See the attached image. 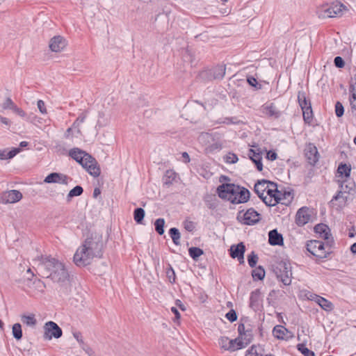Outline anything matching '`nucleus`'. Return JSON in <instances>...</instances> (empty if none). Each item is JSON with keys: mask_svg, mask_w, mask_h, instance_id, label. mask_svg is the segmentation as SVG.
Here are the masks:
<instances>
[{"mask_svg": "<svg viewBox=\"0 0 356 356\" xmlns=\"http://www.w3.org/2000/svg\"><path fill=\"white\" fill-rule=\"evenodd\" d=\"M15 103L10 97H7L6 101L2 104L3 109H10L13 110L15 107Z\"/></svg>", "mask_w": 356, "mask_h": 356, "instance_id": "obj_49", "label": "nucleus"}, {"mask_svg": "<svg viewBox=\"0 0 356 356\" xmlns=\"http://www.w3.org/2000/svg\"><path fill=\"white\" fill-rule=\"evenodd\" d=\"M245 356H267L265 349L260 345H253L247 350Z\"/></svg>", "mask_w": 356, "mask_h": 356, "instance_id": "obj_24", "label": "nucleus"}, {"mask_svg": "<svg viewBox=\"0 0 356 356\" xmlns=\"http://www.w3.org/2000/svg\"><path fill=\"white\" fill-rule=\"evenodd\" d=\"M222 148V145L219 143H214L207 147V150L209 152H212L216 150H220Z\"/></svg>", "mask_w": 356, "mask_h": 356, "instance_id": "obj_54", "label": "nucleus"}, {"mask_svg": "<svg viewBox=\"0 0 356 356\" xmlns=\"http://www.w3.org/2000/svg\"><path fill=\"white\" fill-rule=\"evenodd\" d=\"M245 325L243 323H240L238 326V336H241L246 332Z\"/></svg>", "mask_w": 356, "mask_h": 356, "instance_id": "obj_62", "label": "nucleus"}, {"mask_svg": "<svg viewBox=\"0 0 356 356\" xmlns=\"http://www.w3.org/2000/svg\"><path fill=\"white\" fill-rule=\"evenodd\" d=\"M21 152V149L19 147L13 148L11 150H8L7 149L0 150V159L6 160L10 159L15 156L18 153Z\"/></svg>", "mask_w": 356, "mask_h": 356, "instance_id": "obj_26", "label": "nucleus"}, {"mask_svg": "<svg viewBox=\"0 0 356 356\" xmlns=\"http://www.w3.org/2000/svg\"><path fill=\"white\" fill-rule=\"evenodd\" d=\"M83 349L86 351V353L90 356H95V352L92 348L88 346H82Z\"/></svg>", "mask_w": 356, "mask_h": 356, "instance_id": "obj_63", "label": "nucleus"}, {"mask_svg": "<svg viewBox=\"0 0 356 356\" xmlns=\"http://www.w3.org/2000/svg\"><path fill=\"white\" fill-rule=\"evenodd\" d=\"M236 118H225V119H223L222 120H218V124H235L236 122L234 121Z\"/></svg>", "mask_w": 356, "mask_h": 356, "instance_id": "obj_57", "label": "nucleus"}, {"mask_svg": "<svg viewBox=\"0 0 356 356\" xmlns=\"http://www.w3.org/2000/svg\"><path fill=\"white\" fill-rule=\"evenodd\" d=\"M281 111H279L274 104H271L268 106V115L275 118H278L281 115Z\"/></svg>", "mask_w": 356, "mask_h": 356, "instance_id": "obj_44", "label": "nucleus"}, {"mask_svg": "<svg viewBox=\"0 0 356 356\" xmlns=\"http://www.w3.org/2000/svg\"><path fill=\"white\" fill-rule=\"evenodd\" d=\"M266 184H267V179L258 180L254 184V191L265 204L267 205V197L264 195V192L267 189Z\"/></svg>", "mask_w": 356, "mask_h": 356, "instance_id": "obj_19", "label": "nucleus"}, {"mask_svg": "<svg viewBox=\"0 0 356 356\" xmlns=\"http://www.w3.org/2000/svg\"><path fill=\"white\" fill-rule=\"evenodd\" d=\"M241 343L243 345V348L250 343L252 339V334L250 330H247L246 332L241 336L238 337Z\"/></svg>", "mask_w": 356, "mask_h": 356, "instance_id": "obj_27", "label": "nucleus"}, {"mask_svg": "<svg viewBox=\"0 0 356 356\" xmlns=\"http://www.w3.org/2000/svg\"><path fill=\"white\" fill-rule=\"evenodd\" d=\"M184 229L188 232H193L195 229V224L193 222L186 220L183 222Z\"/></svg>", "mask_w": 356, "mask_h": 356, "instance_id": "obj_53", "label": "nucleus"}, {"mask_svg": "<svg viewBox=\"0 0 356 356\" xmlns=\"http://www.w3.org/2000/svg\"><path fill=\"white\" fill-rule=\"evenodd\" d=\"M164 225L165 220L163 218H158L154 222L155 230L159 235L163 234Z\"/></svg>", "mask_w": 356, "mask_h": 356, "instance_id": "obj_40", "label": "nucleus"}, {"mask_svg": "<svg viewBox=\"0 0 356 356\" xmlns=\"http://www.w3.org/2000/svg\"><path fill=\"white\" fill-rule=\"evenodd\" d=\"M225 317L232 323L236 321L237 319L236 313L234 309H231L230 311H229L226 314Z\"/></svg>", "mask_w": 356, "mask_h": 356, "instance_id": "obj_52", "label": "nucleus"}, {"mask_svg": "<svg viewBox=\"0 0 356 356\" xmlns=\"http://www.w3.org/2000/svg\"><path fill=\"white\" fill-rule=\"evenodd\" d=\"M37 106H38V108L41 113H42V114L47 113L45 103L44 102V101H42L41 99L38 100L37 102Z\"/></svg>", "mask_w": 356, "mask_h": 356, "instance_id": "obj_55", "label": "nucleus"}, {"mask_svg": "<svg viewBox=\"0 0 356 356\" xmlns=\"http://www.w3.org/2000/svg\"><path fill=\"white\" fill-rule=\"evenodd\" d=\"M250 305L254 311H260L263 308V300L259 289L253 291L250 294Z\"/></svg>", "mask_w": 356, "mask_h": 356, "instance_id": "obj_14", "label": "nucleus"}, {"mask_svg": "<svg viewBox=\"0 0 356 356\" xmlns=\"http://www.w3.org/2000/svg\"><path fill=\"white\" fill-rule=\"evenodd\" d=\"M169 234L175 245H178L180 244L181 235L178 229L176 227L170 228L169 230Z\"/></svg>", "mask_w": 356, "mask_h": 356, "instance_id": "obj_33", "label": "nucleus"}, {"mask_svg": "<svg viewBox=\"0 0 356 356\" xmlns=\"http://www.w3.org/2000/svg\"><path fill=\"white\" fill-rule=\"evenodd\" d=\"M266 275V271L263 266H259L252 271L253 280H262Z\"/></svg>", "mask_w": 356, "mask_h": 356, "instance_id": "obj_29", "label": "nucleus"}, {"mask_svg": "<svg viewBox=\"0 0 356 356\" xmlns=\"http://www.w3.org/2000/svg\"><path fill=\"white\" fill-rule=\"evenodd\" d=\"M226 67L225 65H219L211 69L209 72L214 79L221 80L225 74Z\"/></svg>", "mask_w": 356, "mask_h": 356, "instance_id": "obj_23", "label": "nucleus"}, {"mask_svg": "<svg viewBox=\"0 0 356 356\" xmlns=\"http://www.w3.org/2000/svg\"><path fill=\"white\" fill-rule=\"evenodd\" d=\"M319 306L326 312H331L334 309L333 304L325 298H323L322 300H321Z\"/></svg>", "mask_w": 356, "mask_h": 356, "instance_id": "obj_41", "label": "nucleus"}, {"mask_svg": "<svg viewBox=\"0 0 356 356\" xmlns=\"http://www.w3.org/2000/svg\"><path fill=\"white\" fill-rule=\"evenodd\" d=\"M334 63L335 66L337 67H339V68H342L345 65V63H344L343 58L340 56L335 57V58L334 60Z\"/></svg>", "mask_w": 356, "mask_h": 356, "instance_id": "obj_56", "label": "nucleus"}, {"mask_svg": "<svg viewBox=\"0 0 356 356\" xmlns=\"http://www.w3.org/2000/svg\"><path fill=\"white\" fill-rule=\"evenodd\" d=\"M44 340H51L53 338L58 339L62 337V329L54 321H48L43 326Z\"/></svg>", "mask_w": 356, "mask_h": 356, "instance_id": "obj_7", "label": "nucleus"}, {"mask_svg": "<svg viewBox=\"0 0 356 356\" xmlns=\"http://www.w3.org/2000/svg\"><path fill=\"white\" fill-rule=\"evenodd\" d=\"M314 231L319 235V237L325 240H329L331 236L330 229L325 224L321 223L316 225L314 227Z\"/></svg>", "mask_w": 356, "mask_h": 356, "instance_id": "obj_22", "label": "nucleus"}, {"mask_svg": "<svg viewBox=\"0 0 356 356\" xmlns=\"http://www.w3.org/2000/svg\"><path fill=\"white\" fill-rule=\"evenodd\" d=\"M22 198V194L17 190L6 191L2 195L3 201L6 203H15Z\"/></svg>", "mask_w": 356, "mask_h": 356, "instance_id": "obj_20", "label": "nucleus"}, {"mask_svg": "<svg viewBox=\"0 0 356 356\" xmlns=\"http://www.w3.org/2000/svg\"><path fill=\"white\" fill-rule=\"evenodd\" d=\"M347 11L346 7L339 3L323 5L317 8L316 13L320 18L339 17Z\"/></svg>", "mask_w": 356, "mask_h": 356, "instance_id": "obj_5", "label": "nucleus"}, {"mask_svg": "<svg viewBox=\"0 0 356 356\" xmlns=\"http://www.w3.org/2000/svg\"><path fill=\"white\" fill-rule=\"evenodd\" d=\"M21 318L23 323L26 324L28 326L33 327L37 323L35 315L33 314L30 315H22Z\"/></svg>", "mask_w": 356, "mask_h": 356, "instance_id": "obj_35", "label": "nucleus"}, {"mask_svg": "<svg viewBox=\"0 0 356 356\" xmlns=\"http://www.w3.org/2000/svg\"><path fill=\"white\" fill-rule=\"evenodd\" d=\"M272 270L278 280L284 285L289 286L291 283L292 270L291 264L287 261H280L272 266Z\"/></svg>", "mask_w": 356, "mask_h": 356, "instance_id": "obj_4", "label": "nucleus"}, {"mask_svg": "<svg viewBox=\"0 0 356 356\" xmlns=\"http://www.w3.org/2000/svg\"><path fill=\"white\" fill-rule=\"evenodd\" d=\"M69 156L74 159L79 164L85 160L90 159V155L78 147L72 148L69 152Z\"/></svg>", "mask_w": 356, "mask_h": 356, "instance_id": "obj_16", "label": "nucleus"}, {"mask_svg": "<svg viewBox=\"0 0 356 356\" xmlns=\"http://www.w3.org/2000/svg\"><path fill=\"white\" fill-rule=\"evenodd\" d=\"M298 99L300 106L301 109H306L311 108V103L309 100L307 99L306 95L303 92H299L298 95Z\"/></svg>", "mask_w": 356, "mask_h": 356, "instance_id": "obj_30", "label": "nucleus"}, {"mask_svg": "<svg viewBox=\"0 0 356 356\" xmlns=\"http://www.w3.org/2000/svg\"><path fill=\"white\" fill-rule=\"evenodd\" d=\"M218 196L232 204L247 202L250 196V191L244 187L234 184H222L217 188Z\"/></svg>", "mask_w": 356, "mask_h": 356, "instance_id": "obj_3", "label": "nucleus"}, {"mask_svg": "<svg viewBox=\"0 0 356 356\" xmlns=\"http://www.w3.org/2000/svg\"><path fill=\"white\" fill-rule=\"evenodd\" d=\"M69 177L63 174L58 172H52L48 175L44 181L47 184L59 183L67 185L68 184Z\"/></svg>", "mask_w": 356, "mask_h": 356, "instance_id": "obj_15", "label": "nucleus"}, {"mask_svg": "<svg viewBox=\"0 0 356 356\" xmlns=\"http://www.w3.org/2000/svg\"><path fill=\"white\" fill-rule=\"evenodd\" d=\"M104 248L102 235L92 234L77 248L73 258L74 264L79 267L90 264L94 259L102 257Z\"/></svg>", "mask_w": 356, "mask_h": 356, "instance_id": "obj_2", "label": "nucleus"}, {"mask_svg": "<svg viewBox=\"0 0 356 356\" xmlns=\"http://www.w3.org/2000/svg\"><path fill=\"white\" fill-rule=\"evenodd\" d=\"M349 101L352 110L356 111V94H350Z\"/></svg>", "mask_w": 356, "mask_h": 356, "instance_id": "obj_58", "label": "nucleus"}, {"mask_svg": "<svg viewBox=\"0 0 356 356\" xmlns=\"http://www.w3.org/2000/svg\"><path fill=\"white\" fill-rule=\"evenodd\" d=\"M165 179L164 181V184L166 186H169L172 184V181L175 179L176 174L172 170H168L165 173Z\"/></svg>", "mask_w": 356, "mask_h": 356, "instance_id": "obj_42", "label": "nucleus"}, {"mask_svg": "<svg viewBox=\"0 0 356 356\" xmlns=\"http://www.w3.org/2000/svg\"><path fill=\"white\" fill-rule=\"evenodd\" d=\"M259 220V214L252 208L248 209L243 215V222L245 225H254Z\"/></svg>", "mask_w": 356, "mask_h": 356, "instance_id": "obj_17", "label": "nucleus"}, {"mask_svg": "<svg viewBox=\"0 0 356 356\" xmlns=\"http://www.w3.org/2000/svg\"><path fill=\"white\" fill-rule=\"evenodd\" d=\"M305 156L311 165H315L320 158L317 147L313 143H309L306 145L304 149Z\"/></svg>", "mask_w": 356, "mask_h": 356, "instance_id": "obj_11", "label": "nucleus"}, {"mask_svg": "<svg viewBox=\"0 0 356 356\" xmlns=\"http://www.w3.org/2000/svg\"><path fill=\"white\" fill-rule=\"evenodd\" d=\"M73 336L76 339V341L80 343V345L84 346V343H83L81 332H74Z\"/></svg>", "mask_w": 356, "mask_h": 356, "instance_id": "obj_59", "label": "nucleus"}, {"mask_svg": "<svg viewBox=\"0 0 356 356\" xmlns=\"http://www.w3.org/2000/svg\"><path fill=\"white\" fill-rule=\"evenodd\" d=\"M277 158L276 152L274 151L268 150V160L274 161Z\"/></svg>", "mask_w": 356, "mask_h": 356, "instance_id": "obj_64", "label": "nucleus"}, {"mask_svg": "<svg viewBox=\"0 0 356 356\" xmlns=\"http://www.w3.org/2000/svg\"><path fill=\"white\" fill-rule=\"evenodd\" d=\"M350 94H356V79H352L350 86Z\"/></svg>", "mask_w": 356, "mask_h": 356, "instance_id": "obj_61", "label": "nucleus"}, {"mask_svg": "<svg viewBox=\"0 0 356 356\" xmlns=\"http://www.w3.org/2000/svg\"><path fill=\"white\" fill-rule=\"evenodd\" d=\"M86 118V114L82 113L72 124V127L74 129H76V132L78 134H81V131L79 129V126L81 123H83L85 121Z\"/></svg>", "mask_w": 356, "mask_h": 356, "instance_id": "obj_38", "label": "nucleus"}, {"mask_svg": "<svg viewBox=\"0 0 356 356\" xmlns=\"http://www.w3.org/2000/svg\"><path fill=\"white\" fill-rule=\"evenodd\" d=\"M284 196L285 193L278 188L276 183L268 181V207L275 206Z\"/></svg>", "mask_w": 356, "mask_h": 356, "instance_id": "obj_8", "label": "nucleus"}, {"mask_svg": "<svg viewBox=\"0 0 356 356\" xmlns=\"http://www.w3.org/2000/svg\"><path fill=\"white\" fill-rule=\"evenodd\" d=\"M166 276L170 283H174L175 282V273L170 264H168V268L166 269Z\"/></svg>", "mask_w": 356, "mask_h": 356, "instance_id": "obj_46", "label": "nucleus"}, {"mask_svg": "<svg viewBox=\"0 0 356 356\" xmlns=\"http://www.w3.org/2000/svg\"><path fill=\"white\" fill-rule=\"evenodd\" d=\"M83 192V189L81 186H76L74 188L70 191L67 195V200L70 202L72 197L81 195Z\"/></svg>", "mask_w": 356, "mask_h": 356, "instance_id": "obj_37", "label": "nucleus"}, {"mask_svg": "<svg viewBox=\"0 0 356 356\" xmlns=\"http://www.w3.org/2000/svg\"><path fill=\"white\" fill-rule=\"evenodd\" d=\"M302 111V115H303V119H304L305 122L307 123H310L312 120V118H313V113H312V107L309 108H307L306 109H303Z\"/></svg>", "mask_w": 356, "mask_h": 356, "instance_id": "obj_43", "label": "nucleus"}, {"mask_svg": "<svg viewBox=\"0 0 356 356\" xmlns=\"http://www.w3.org/2000/svg\"><path fill=\"white\" fill-rule=\"evenodd\" d=\"M248 156L250 159L255 163L257 170L259 171H261L263 169V165L261 163V156L260 154L256 153L252 149H250Z\"/></svg>", "mask_w": 356, "mask_h": 356, "instance_id": "obj_25", "label": "nucleus"}, {"mask_svg": "<svg viewBox=\"0 0 356 356\" xmlns=\"http://www.w3.org/2000/svg\"><path fill=\"white\" fill-rule=\"evenodd\" d=\"M38 262L37 271L42 277H49L58 284L59 291L67 294L71 291L70 275L65 265L55 258L41 256L35 260Z\"/></svg>", "mask_w": 356, "mask_h": 356, "instance_id": "obj_1", "label": "nucleus"}, {"mask_svg": "<svg viewBox=\"0 0 356 356\" xmlns=\"http://www.w3.org/2000/svg\"><path fill=\"white\" fill-rule=\"evenodd\" d=\"M12 333L13 337L17 341L20 340L22 338V325L20 323H17L13 325Z\"/></svg>", "mask_w": 356, "mask_h": 356, "instance_id": "obj_36", "label": "nucleus"}, {"mask_svg": "<svg viewBox=\"0 0 356 356\" xmlns=\"http://www.w3.org/2000/svg\"><path fill=\"white\" fill-rule=\"evenodd\" d=\"M268 243L272 245H283L284 238L282 234L278 233L277 229H273L268 232Z\"/></svg>", "mask_w": 356, "mask_h": 356, "instance_id": "obj_21", "label": "nucleus"}, {"mask_svg": "<svg viewBox=\"0 0 356 356\" xmlns=\"http://www.w3.org/2000/svg\"><path fill=\"white\" fill-rule=\"evenodd\" d=\"M297 348H298V350L301 352V353L302 355H304L305 356H309L311 355L312 353H314L313 351L309 350L305 344L303 343H300V344H298L297 346Z\"/></svg>", "mask_w": 356, "mask_h": 356, "instance_id": "obj_48", "label": "nucleus"}, {"mask_svg": "<svg viewBox=\"0 0 356 356\" xmlns=\"http://www.w3.org/2000/svg\"><path fill=\"white\" fill-rule=\"evenodd\" d=\"M228 347L227 350L230 352H234L239 349L243 348V345H241L238 337L234 339H228Z\"/></svg>", "mask_w": 356, "mask_h": 356, "instance_id": "obj_31", "label": "nucleus"}, {"mask_svg": "<svg viewBox=\"0 0 356 356\" xmlns=\"http://www.w3.org/2000/svg\"><path fill=\"white\" fill-rule=\"evenodd\" d=\"M190 257L195 261H197L199 257L204 254V251L197 247H191L188 249Z\"/></svg>", "mask_w": 356, "mask_h": 356, "instance_id": "obj_32", "label": "nucleus"}, {"mask_svg": "<svg viewBox=\"0 0 356 356\" xmlns=\"http://www.w3.org/2000/svg\"><path fill=\"white\" fill-rule=\"evenodd\" d=\"M225 161L227 163L233 164L238 161V157L236 154L229 152L225 156Z\"/></svg>", "mask_w": 356, "mask_h": 356, "instance_id": "obj_47", "label": "nucleus"}, {"mask_svg": "<svg viewBox=\"0 0 356 356\" xmlns=\"http://www.w3.org/2000/svg\"><path fill=\"white\" fill-rule=\"evenodd\" d=\"M245 251V246L243 243L241 242L237 245H233L230 248V256L235 259L236 258L240 264L244 263V253Z\"/></svg>", "mask_w": 356, "mask_h": 356, "instance_id": "obj_13", "label": "nucleus"}, {"mask_svg": "<svg viewBox=\"0 0 356 356\" xmlns=\"http://www.w3.org/2000/svg\"><path fill=\"white\" fill-rule=\"evenodd\" d=\"M340 188L341 189L330 202V207L337 211L342 209L348 204L349 197V193L344 190L343 184H341Z\"/></svg>", "mask_w": 356, "mask_h": 356, "instance_id": "obj_6", "label": "nucleus"}, {"mask_svg": "<svg viewBox=\"0 0 356 356\" xmlns=\"http://www.w3.org/2000/svg\"><path fill=\"white\" fill-rule=\"evenodd\" d=\"M145 215V210L142 208H137L134 211V220L138 224H142Z\"/></svg>", "mask_w": 356, "mask_h": 356, "instance_id": "obj_34", "label": "nucleus"}, {"mask_svg": "<svg viewBox=\"0 0 356 356\" xmlns=\"http://www.w3.org/2000/svg\"><path fill=\"white\" fill-rule=\"evenodd\" d=\"M307 249L313 255L318 258L323 259L327 257L325 245L321 241L316 240L309 241L307 245Z\"/></svg>", "mask_w": 356, "mask_h": 356, "instance_id": "obj_9", "label": "nucleus"}, {"mask_svg": "<svg viewBox=\"0 0 356 356\" xmlns=\"http://www.w3.org/2000/svg\"><path fill=\"white\" fill-rule=\"evenodd\" d=\"M311 218V211L307 207L299 209L296 215V222L298 226L307 224Z\"/></svg>", "mask_w": 356, "mask_h": 356, "instance_id": "obj_12", "label": "nucleus"}, {"mask_svg": "<svg viewBox=\"0 0 356 356\" xmlns=\"http://www.w3.org/2000/svg\"><path fill=\"white\" fill-rule=\"evenodd\" d=\"M287 332V329L282 325H276L273 330L274 337L279 339H284Z\"/></svg>", "mask_w": 356, "mask_h": 356, "instance_id": "obj_28", "label": "nucleus"}, {"mask_svg": "<svg viewBox=\"0 0 356 356\" xmlns=\"http://www.w3.org/2000/svg\"><path fill=\"white\" fill-rule=\"evenodd\" d=\"M66 46L65 40L60 35H56L52 38L49 42V48L52 51L59 52Z\"/></svg>", "mask_w": 356, "mask_h": 356, "instance_id": "obj_18", "label": "nucleus"}, {"mask_svg": "<svg viewBox=\"0 0 356 356\" xmlns=\"http://www.w3.org/2000/svg\"><path fill=\"white\" fill-rule=\"evenodd\" d=\"M13 111L15 113H17V115H19V116H21L22 118H24L26 116V113L22 108H19L17 106H15V107H14Z\"/></svg>", "mask_w": 356, "mask_h": 356, "instance_id": "obj_60", "label": "nucleus"}, {"mask_svg": "<svg viewBox=\"0 0 356 356\" xmlns=\"http://www.w3.org/2000/svg\"><path fill=\"white\" fill-rule=\"evenodd\" d=\"M351 168L346 164H340L337 169V172L345 177H348L350 174Z\"/></svg>", "mask_w": 356, "mask_h": 356, "instance_id": "obj_39", "label": "nucleus"}, {"mask_svg": "<svg viewBox=\"0 0 356 356\" xmlns=\"http://www.w3.org/2000/svg\"><path fill=\"white\" fill-rule=\"evenodd\" d=\"M344 108L342 104L337 102L335 104V113L337 117H341L343 115Z\"/></svg>", "mask_w": 356, "mask_h": 356, "instance_id": "obj_51", "label": "nucleus"}, {"mask_svg": "<svg viewBox=\"0 0 356 356\" xmlns=\"http://www.w3.org/2000/svg\"><path fill=\"white\" fill-rule=\"evenodd\" d=\"M228 339L229 338L227 337H221L219 339H218V344H219V346L225 350H227V347H228Z\"/></svg>", "mask_w": 356, "mask_h": 356, "instance_id": "obj_50", "label": "nucleus"}, {"mask_svg": "<svg viewBox=\"0 0 356 356\" xmlns=\"http://www.w3.org/2000/svg\"><path fill=\"white\" fill-rule=\"evenodd\" d=\"M81 166L92 177H97L100 175L101 170L99 165L95 158L90 155V159L85 160Z\"/></svg>", "mask_w": 356, "mask_h": 356, "instance_id": "obj_10", "label": "nucleus"}, {"mask_svg": "<svg viewBox=\"0 0 356 356\" xmlns=\"http://www.w3.org/2000/svg\"><path fill=\"white\" fill-rule=\"evenodd\" d=\"M258 261V256L254 252H252L248 256V262L249 266L251 268H254L256 266V264Z\"/></svg>", "mask_w": 356, "mask_h": 356, "instance_id": "obj_45", "label": "nucleus"}]
</instances>
